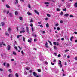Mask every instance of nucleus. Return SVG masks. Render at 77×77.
<instances>
[{"label":"nucleus","instance_id":"40","mask_svg":"<svg viewBox=\"0 0 77 77\" xmlns=\"http://www.w3.org/2000/svg\"><path fill=\"white\" fill-rule=\"evenodd\" d=\"M21 53H22V55H23L24 54V52H23V51H21Z\"/></svg>","mask_w":77,"mask_h":77},{"label":"nucleus","instance_id":"5","mask_svg":"<svg viewBox=\"0 0 77 77\" xmlns=\"http://www.w3.org/2000/svg\"><path fill=\"white\" fill-rule=\"evenodd\" d=\"M7 50H10L11 49V46L10 45H8L7 46Z\"/></svg>","mask_w":77,"mask_h":77},{"label":"nucleus","instance_id":"53","mask_svg":"<svg viewBox=\"0 0 77 77\" xmlns=\"http://www.w3.org/2000/svg\"><path fill=\"white\" fill-rule=\"evenodd\" d=\"M45 64H46V65H47V64H48V62H47V61H45Z\"/></svg>","mask_w":77,"mask_h":77},{"label":"nucleus","instance_id":"36","mask_svg":"<svg viewBox=\"0 0 77 77\" xmlns=\"http://www.w3.org/2000/svg\"><path fill=\"white\" fill-rule=\"evenodd\" d=\"M37 71L39 72H41V70H40V69H38Z\"/></svg>","mask_w":77,"mask_h":77},{"label":"nucleus","instance_id":"57","mask_svg":"<svg viewBox=\"0 0 77 77\" xmlns=\"http://www.w3.org/2000/svg\"><path fill=\"white\" fill-rule=\"evenodd\" d=\"M16 30L17 31H18V27L16 28Z\"/></svg>","mask_w":77,"mask_h":77},{"label":"nucleus","instance_id":"31","mask_svg":"<svg viewBox=\"0 0 77 77\" xmlns=\"http://www.w3.org/2000/svg\"><path fill=\"white\" fill-rule=\"evenodd\" d=\"M8 71L10 72V73H11L12 72V70H11V69H9L8 70Z\"/></svg>","mask_w":77,"mask_h":77},{"label":"nucleus","instance_id":"25","mask_svg":"<svg viewBox=\"0 0 77 77\" xmlns=\"http://www.w3.org/2000/svg\"><path fill=\"white\" fill-rule=\"evenodd\" d=\"M15 15H18V12L17 11H15Z\"/></svg>","mask_w":77,"mask_h":77},{"label":"nucleus","instance_id":"13","mask_svg":"<svg viewBox=\"0 0 77 77\" xmlns=\"http://www.w3.org/2000/svg\"><path fill=\"white\" fill-rule=\"evenodd\" d=\"M74 6H75V8H77V2L75 3L74 4Z\"/></svg>","mask_w":77,"mask_h":77},{"label":"nucleus","instance_id":"3","mask_svg":"<svg viewBox=\"0 0 77 77\" xmlns=\"http://www.w3.org/2000/svg\"><path fill=\"white\" fill-rule=\"evenodd\" d=\"M30 26H31V27H32L31 29H32V32H33L34 31L33 30V24L31 23L30 24Z\"/></svg>","mask_w":77,"mask_h":77},{"label":"nucleus","instance_id":"54","mask_svg":"<svg viewBox=\"0 0 77 77\" xmlns=\"http://www.w3.org/2000/svg\"><path fill=\"white\" fill-rule=\"evenodd\" d=\"M51 64L52 65H54V63H52V62H51Z\"/></svg>","mask_w":77,"mask_h":77},{"label":"nucleus","instance_id":"34","mask_svg":"<svg viewBox=\"0 0 77 77\" xmlns=\"http://www.w3.org/2000/svg\"><path fill=\"white\" fill-rule=\"evenodd\" d=\"M49 3H49V2H45L44 4H45V5H47V4H49Z\"/></svg>","mask_w":77,"mask_h":77},{"label":"nucleus","instance_id":"19","mask_svg":"<svg viewBox=\"0 0 77 77\" xmlns=\"http://www.w3.org/2000/svg\"><path fill=\"white\" fill-rule=\"evenodd\" d=\"M19 19L21 21L23 20V18H22L21 17H19Z\"/></svg>","mask_w":77,"mask_h":77},{"label":"nucleus","instance_id":"56","mask_svg":"<svg viewBox=\"0 0 77 77\" xmlns=\"http://www.w3.org/2000/svg\"><path fill=\"white\" fill-rule=\"evenodd\" d=\"M32 22H33V20L32 19H31L30 23H32Z\"/></svg>","mask_w":77,"mask_h":77},{"label":"nucleus","instance_id":"63","mask_svg":"<svg viewBox=\"0 0 77 77\" xmlns=\"http://www.w3.org/2000/svg\"><path fill=\"white\" fill-rule=\"evenodd\" d=\"M74 33H75V34H77V32H74Z\"/></svg>","mask_w":77,"mask_h":77},{"label":"nucleus","instance_id":"46","mask_svg":"<svg viewBox=\"0 0 77 77\" xmlns=\"http://www.w3.org/2000/svg\"><path fill=\"white\" fill-rule=\"evenodd\" d=\"M53 44H54V45H55L56 44V42H54Z\"/></svg>","mask_w":77,"mask_h":77},{"label":"nucleus","instance_id":"33","mask_svg":"<svg viewBox=\"0 0 77 77\" xmlns=\"http://www.w3.org/2000/svg\"><path fill=\"white\" fill-rule=\"evenodd\" d=\"M21 30H24L25 29H24V28L22 27L21 28Z\"/></svg>","mask_w":77,"mask_h":77},{"label":"nucleus","instance_id":"9","mask_svg":"<svg viewBox=\"0 0 77 77\" xmlns=\"http://www.w3.org/2000/svg\"><path fill=\"white\" fill-rule=\"evenodd\" d=\"M26 30L27 32V33H29V29H28V27H26Z\"/></svg>","mask_w":77,"mask_h":77},{"label":"nucleus","instance_id":"4","mask_svg":"<svg viewBox=\"0 0 77 77\" xmlns=\"http://www.w3.org/2000/svg\"><path fill=\"white\" fill-rule=\"evenodd\" d=\"M33 75L35 77H36V76L37 75V74L35 72H34L33 73Z\"/></svg>","mask_w":77,"mask_h":77},{"label":"nucleus","instance_id":"24","mask_svg":"<svg viewBox=\"0 0 77 77\" xmlns=\"http://www.w3.org/2000/svg\"><path fill=\"white\" fill-rule=\"evenodd\" d=\"M2 26H3L4 25H5V23H3V22H2L1 23Z\"/></svg>","mask_w":77,"mask_h":77},{"label":"nucleus","instance_id":"16","mask_svg":"<svg viewBox=\"0 0 77 77\" xmlns=\"http://www.w3.org/2000/svg\"><path fill=\"white\" fill-rule=\"evenodd\" d=\"M13 54H14V56H16V55H17V54H16V53L14 51H13Z\"/></svg>","mask_w":77,"mask_h":77},{"label":"nucleus","instance_id":"6","mask_svg":"<svg viewBox=\"0 0 77 77\" xmlns=\"http://www.w3.org/2000/svg\"><path fill=\"white\" fill-rule=\"evenodd\" d=\"M40 61H43L44 60V57H42L40 58Z\"/></svg>","mask_w":77,"mask_h":77},{"label":"nucleus","instance_id":"14","mask_svg":"<svg viewBox=\"0 0 77 77\" xmlns=\"http://www.w3.org/2000/svg\"><path fill=\"white\" fill-rule=\"evenodd\" d=\"M5 35H6V36H9V35L8 33V32H5Z\"/></svg>","mask_w":77,"mask_h":77},{"label":"nucleus","instance_id":"28","mask_svg":"<svg viewBox=\"0 0 77 77\" xmlns=\"http://www.w3.org/2000/svg\"><path fill=\"white\" fill-rule=\"evenodd\" d=\"M47 15L48 17H50V15L49 14H47Z\"/></svg>","mask_w":77,"mask_h":77},{"label":"nucleus","instance_id":"59","mask_svg":"<svg viewBox=\"0 0 77 77\" xmlns=\"http://www.w3.org/2000/svg\"><path fill=\"white\" fill-rule=\"evenodd\" d=\"M45 47H46V48H48V46L47 45H45Z\"/></svg>","mask_w":77,"mask_h":77},{"label":"nucleus","instance_id":"61","mask_svg":"<svg viewBox=\"0 0 77 77\" xmlns=\"http://www.w3.org/2000/svg\"><path fill=\"white\" fill-rule=\"evenodd\" d=\"M11 61H14V59H11Z\"/></svg>","mask_w":77,"mask_h":77},{"label":"nucleus","instance_id":"18","mask_svg":"<svg viewBox=\"0 0 77 77\" xmlns=\"http://www.w3.org/2000/svg\"><path fill=\"white\" fill-rule=\"evenodd\" d=\"M25 31L24 30H22L20 31V33H25Z\"/></svg>","mask_w":77,"mask_h":77},{"label":"nucleus","instance_id":"52","mask_svg":"<svg viewBox=\"0 0 77 77\" xmlns=\"http://www.w3.org/2000/svg\"><path fill=\"white\" fill-rule=\"evenodd\" d=\"M0 71H3V69L1 68H0Z\"/></svg>","mask_w":77,"mask_h":77},{"label":"nucleus","instance_id":"7","mask_svg":"<svg viewBox=\"0 0 77 77\" xmlns=\"http://www.w3.org/2000/svg\"><path fill=\"white\" fill-rule=\"evenodd\" d=\"M9 15L10 16V17H13V15H12V13H9Z\"/></svg>","mask_w":77,"mask_h":77},{"label":"nucleus","instance_id":"1","mask_svg":"<svg viewBox=\"0 0 77 77\" xmlns=\"http://www.w3.org/2000/svg\"><path fill=\"white\" fill-rule=\"evenodd\" d=\"M58 65H59L60 68H62V65L61 62L60 60H59V62H58Z\"/></svg>","mask_w":77,"mask_h":77},{"label":"nucleus","instance_id":"23","mask_svg":"<svg viewBox=\"0 0 77 77\" xmlns=\"http://www.w3.org/2000/svg\"><path fill=\"white\" fill-rule=\"evenodd\" d=\"M9 77H12V74H9L8 76Z\"/></svg>","mask_w":77,"mask_h":77},{"label":"nucleus","instance_id":"50","mask_svg":"<svg viewBox=\"0 0 77 77\" xmlns=\"http://www.w3.org/2000/svg\"><path fill=\"white\" fill-rule=\"evenodd\" d=\"M57 11H60V9L58 8H57Z\"/></svg>","mask_w":77,"mask_h":77},{"label":"nucleus","instance_id":"60","mask_svg":"<svg viewBox=\"0 0 77 77\" xmlns=\"http://www.w3.org/2000/svg\"><path fill=\"white\" fill-rule=\"evenodd\" d=\"M60 54H59L58 55V57H60Z\"/></svg>","mask_w":77,"mask_h":77},{"label":"nucleus","instance_id":"64","mask_svg":"<svg viewBox=\"0 0 77 77\" xmlns=\"http://www.w3.org/2000/svg\"><path fill=\"white\" fill-rule=\"evenodd\" d=\"M75 60H77V57H75Z\"/></svg>","mask_w":77,"mask_h":77},{"label":"nucleus","instance_id":"11","mask_svg":"<svg viewBox=\"0 0 77 77\" xmlns=\"http://www.w3.org/2000/svg\"><path fill=\"white\" fill-rule=\"evenodd\" d=\"M7 68L9 67V64L8 63L6 64V66Z\"/></svg>","mask_w":77,"mask_h":77},{"label":"nucleus","instance_id":"35","mask_svg":"<svg viewBox=\"0 0 77 77\" xmlns=\"http://www.w3.org/2000/svg\"><path fill=\"white\" fill-rule=\"evenodd\" d=\"M23 41L24 42L25 41V38H24V37H23Z\"/></svg>","mask_w":77,"mask_h":77},{"label":"nucleus","instance_id":"42","mask_svg":"<svg viewBox=\"0 0 77 77\" xmlns=\"http://www.w3.org/2000/svg\"><path fill=\"white\" fill-rule=\"evenodd\" d=\"M63 12L62 11H61L60 13V15H63Z\"/></svg>","mask_w":77,"mask_h":77},{"label":"nucleus","instance_id":"49","mask_svg":"<svg viewBox=\"0 0 77 77\" xmlns=\"http://www.w3.org/2000/svg\"><path fill=\"white\" fill-rule=\"evenodd\" d=\"M18 48H19L20 50H21V48H20V46H18Z\"/></svg>","mask_w":77,"mask_h":77},{"label":"nucleus","instance_id":"21","mask_svg":"<svg viewBox=\"0 0 77 77\" xmlns=\"http://www.w3.org/2000/svg\"><path fill=\"white\" fill-rule=\"evenodd\" d=\"M26 69L27 70H29V69H30V68L29 67H26Z\"/></svg>","mask_w":77,"mask_h":77},{"label":"nucleus","instance_id":"45","mask_svg":"<svg viewBox=\"0 0 77 77\" xmlns=\"http://www.w3.org/2000/svg\"><path fill=\"white\" fill-rule=\"evenodd\" d=\"M59 24L58 23L57 24H56L55 25V26H58Z\"/></svg>","mask_w":77,"mask_h":77},{"label":"nucleus","instance_id":"17","mask_svg":"<svg viewBox=\"0 0 77 77\" xmlns=\"http://www.w3.org/2000/svg\"><path fill=\"white\" fill-rule=\"evenodd\" d=\"M6 7L7 8H10V6L8 4L6 5Z\"/></svg>","mask_w":77,"mask_h":77},{"label":"nucleus","instance_id":"26","mask_svg":"<svg viewBox=\"0 0 77 77\" xmlns=\"http://www.w3.org/2000/svg\"><path fill=\"white\" fill-rule=\"evenodd\" d=\"M6 62H4L3 63V65L4 66H6Z\"/></svg>","mask_w":77,"mask_h":77},{"label":"nucleus","instance_id":"39","mask_svg":"<svg viewBox=\"0 0 77 77\" xmlns=\"http://www.w3.org/2000/svg\"><path fill=\"white\" fill-rule=\"evenodd\" d=\"M28 8H31V6H30V4L28 5Z\"/></svg>","mask_w":77,"mask_h":77},{"label":"nucleus","instance_id":"55","mask_svg":"<svg viewBox=\"0 0 77 77\" xmlns=\"http://www.w3.org/2000/svg\"><path fill=\"white\" fill-rule=\"evenodd\" d=\"M2 43H0V47H2Z\"/></svg>","mask_w":77,"mask_h":77},{"label":"nucleus","instance_id":"2","mask_svg":"<svg viewBox=\"0 0 77 77\" xmlns=\"http://www.w3.org/2000/svg\"><path fill=\"white\" fill-rule=\"evenodd\" d=\"M34 12L36 14H37V15H39V12H38V11H37V10H35Z\"/></svg>","mask_w":77,"mask_h":77},{"label":"nucleus","instance_id":"37","mask_svg":"<svg viewBox=\"0 0 77 77\" xmlns=\"http://www.w3.org/2000/svg\"><path fill=\"white\" fill-rule=\"evenodd\" d=\"M65 52H68V51H69V50H66L65 51Z\"/></svg>","mask_w":77,"mask_h":77},{"label":"nucleus","instance_id":"27","mask_svg":"<svg viewBox=\"0 0 77 77\" xmlns=\"http://www.w3.org/2000/svg\"><path fill=\"white\" fill-rule=\"evenodd\" d=\"M15 76L16 77H18V73H16Z\"/></svg>","mask_w":77,"mask_h":77},{"label":"nucleus","instance_id":"20","mask_svg":"<svg viewBox=\"0 0 77 77\" xmlns=\"http://www.w3.org/2000/svg\"><path fill=\"white\" fill-rule=\"evenodd\" d=\"M54 50H57V48L56 46H54Z\"/></svg>","mask_w":77,"mask_h":77},{"label":"nucleus","instance_id":"32","mask_svg":"<svg viewBox=\"0 0 77 77\" xmlns=\"http://www.w3.org/2000/svg\"><path fill=\"white\" fill-rule=\"evenodd\" d=\"M28 42H29L30 43H31L32 41H31V40H30L29 39H28Z\"/></svg>","mask_w":77,"mask_h":77},{"label":"nucleus","instance_id":"51","mask_svg":"<svg viewBox=\"0 0 77 77\" xmlns=\"http://www.w3.org/2000/svg\"><path fill=\"white\" fill-rule=\"evenodd\" d=\"M56 36L57 38H58L59 37V36L58 35H57V34H56Z\"/></svg>","mask_w":77,"mask_h":77},{"label":"nucleus","instance_id":"48","mask_svg":"<svg viewBox=\"0 0 77 77\" xmlns=\"http://www.w3.org/2000/svg\"><path fill=\"white\" fill-rule=\"evenodd\" d=\"M47 44H48V43L47 42H46V43L45 44V45H47Z\"/></svg>","mask_w":77,"mask_h":77},{"label":"nucleus","instance_id":"44","mask_svg":"<svg viewBox=\"0 0 77 77\" xmlns=\"http://www.w3.org/2000/svg\"><path fill=\"white\" fill-rule=\"evenodd\" d=\"M63 11H66V8H64L63 9Z\"/></svg>","mask_w":77,"mask_h":77},{"label":"nucleus","instance_id":"43","mask_svg":"<svg viewBox=\"0 0 77 77\" xmlns=\"http://www.w3.org/2000/svg\"><path fill=\"white\" fill-rule=\"evenodd\" d=\"M70 17H72V18L73 17V16H72V15H70Z\"/></svg>","mask_w":77,"mask_h":77},{"label":"nucleus","instance_id":"62","mask_svg":"<svg viewBox=\"0 0 77 77\" xmlns=\"http://www.w3.org/2000/svg\"><path fill=\"white\" fill-rule=\"evenodd\" d=\"M57 46L59 45V43H57Z\"/></svg>","mask_w":77,"mask_h":77},{"label":"nucleus","instance_id":"41","mask_svg":"<svg viewBox=\"0 0 77 77\" xmlns=\"http://www.w3.org/2000/svg\"><path fill=\"white\" fill-rule=\"evenodd\" d=\"M38 26H40L41 27H42V28L43 27V26H42V25H38Z\"/></svg>","mask_w":77,"mask_h":77},{"label":"nucleus","instance_id":"30","mask_svg":"<svg viewBox=\"0 0 77 77\" xmlns=\"http://www.w3.org/2000/svg\"><path fill=\"white\" fill-rule=\"evenodd\" d=\"M24 74L25 75H26L27 74V73L26 71H25L24 72Z\"/></svg>","mask_w":77,"mask_h":77},{"label":"nucleus","instance_id":"38","mask_svg":"<svg viewBox=\"0 0 77 77\" xmlns=\"http://www.w3.org/2000/svg\"><path fill=\"white\" fill-rule=\"evenodd\" d=\"M14 48L16 50H18V49H17V47L15 46L14 47Z\"/></svg>","mask_w":77,"mask_h":77},{"label":"nucleus","instance_id":"58","mask_svg":"<svg viewBox=\"0 0 77 77\" xmlns=\"http://www.w3.org/2000/svg\"><path fill=\"white\" fill-rule=\"evenodd\" d=\"M67 58H68V59H69V58L70 57L68 55L67 56Z\"/></svg>","mask_w":77,"mask_h":77},{"label":"nucleus","instance_id":"15","mask_svg":"<svg viewBox=\"0 0 77 77\" xmlns=\"http://www.w3.org/2000/svg\"><path fill=\"white\" fill-rule=\"evenodd\" d=\"M12 29H11V28H8V31L9 32V33H11V30Z\"/></svg>","mask_w":77,"mask_h":77},{"label":"nucleus","instance_id":"47","mask_svg":"<svg viewBox=\"0 0 77 77\" xmlns=\"http://www.w3.org/2000/svg\"><path fill=\"white\" fill-rule=\"evenodd\" d=\"M9 13V11H8L7 12V15H8V14Z\"/></svg>","mask_w":77,"mask_h":77},{"label":"nucleus","instance_id":"8","mask_svg":"<svg viewBox=\"0 0 77 77\" xmlns=\"http://www.w3.org/2000/svg\"><path fill=\"white\" fill-rule=\"evenodd\" d=\"M15 4H18V0H15Z\"/></svg>","mask_w":77,"mask_h":77},{"label":"nucleus","instance_id":"10","mask_svg":"<svg viewBox=\"0 0 77 77\" xmlns=\"http://www.w3.org/2000/svg\"><path fill=\"white\" fill-rule=\"evenodd\" d=\"M27 14H28V15H32V14L30 13V12H27Z\"/></svg>","mask_w":77,"mask_h":77},{"label":"nucleus","instance_id":"22","mask_svg":"<svg viewBox=\"0 0 77 77\" xmlns=\"http://www.w3.org/2000/svg\"><path fill=\"white\" fill-rule=\"evenodd\" d=\"M46 26L47 28L49 27V24H48V23H47L46 24Z\"/></svg>","mask_w":77,"mask_h":77},{"label":"nucleus","instance_id":"12","mask_svg":"<svg viewBox=\"0 0 77 77\" xmlns=\"http://www.w3.org/2000/svg\"><path fill=\"white\" fill-rule=\"evenodd\" d=\"M65 17H68L69 16V14H68L66 13L64 14Z\"/></svg>","mask_w":77,"mask_h":77},{"label":"nucleus","instance_id":"29","mask_svg":"<svg viewBox=\"0 0 77 77\" xmlns=\"http://www.w3.org/2000/svg\"><path fill=\"white\" fill-rule=\"evenodd\" d=\"M57 30H60V28L59 27H58L57 29Z\"/></svg>","mask_w":77,"mask_h":77}]
</instances>
